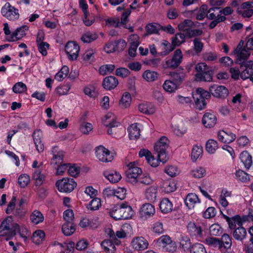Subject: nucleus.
<instances>
[{
    "instance_id": "f257e3e1",
    "label": "nucleus",
    "mask_w": 253,
    "mask_h": 253,
    "mask_svg": "<svg viewBox=\"0 0 253 253\" xmlns=\"http://www.w3.org/2000/svg\"><path fill=\"white\" fill-rule=\"evenodd\" d=\"M12 221V216H8L1 223L0 226V236H7L6 240L14 236L16 234V231L19 233L20 236L26 239L25 236H23L20 231V228L19 224L13 223L11 225Z\"/></svg>"
},
{
    "instance_id": "f03ea898",
    "label": "nucleus",
    "mask_w": 253,
    "mask_h": 253,
    "mask_svg": "<svg viewBox=\"0 0 253 253\" xmlns=\"http://www.w3.org/2000/svg\"><path fill=\"white\" fill-rule=\"evenodd\" d=\"M169 146V140L165 136L161 137L154 144V150L163 163H166L168 159L166 150Z\"/></svg>"
},
{
    "instance_id": "7ed1b4c3",
    "label": "nucleus",
    "mask_w": 253,
    "mask_h": 253,
    "mask_svg": "<svg viewBox=\"0 0 253 253\" xmlns=\"http://www.w3.org/2000/svg\"><path fill=\"white\" fill-rule=\"evenodd\" d=\"M104 125L108 127L107 132L110 135H115L119 130L120 124L116 121V117L111 112L108 113L102 120Z\"/></svg>"
},
{
    "instance_id": "20e7f679",
    "label": "nucleus",
    "mask_w": 253,
    "mask_h": 253,
    "mask_svg": "<svg viewBox=\"0 0 253 253\" xmlns=\"http://www.w3.org/2000/svg\"><path fill=\"white\" fill-rule=\"evenodd\" d=\"M183 54L180 49H177L171 58H166L163 63L164 68L174 69L177 67L182 62Z\"/></svg>"
},
{
    "instance_id": "39448f33",
    "label": "nucleus",
    "mask_w": 253,
    "mask_h": 253,
    "mask_svg": "<svg viewBox=\"0 0 253 253\" xmlns=\"http://www.w3.org/2000/svg\"><path fill=\"white\" fill-rule=\"evenodd\" d=\"M210 93L202 88H197L196 92L193 93V97L195 100L197 107L199 110H202L206 107L205 99L210 97Z\"/></svg>"
},
{
    "instance_id": "423d86ee",
    "label": "nucleus",
    "mask_w": 253,
    "mask_h": 253,
    "mask_svg": "<svg viewBox=\"0 0 253 253\" xmlns=\"http://www.w3.org/2000/svg\"><path fill=\"white\" fill-rule=\"evenodd\" d=\"M142 172L141 169L135 162L129 163L127 165V182L136 184L138 181V177Z\"/></svg>"
},
{
    "instance_id": "0eeeda50",
    "label": "nucleus",
    "mask_w": 253,
    "mask_h": 253,
    "mask_svg": "<svg viewBox=\"0 0 253 253\" xmlns=\"http://www.w3.org/2000/svg\"><path fill=\"white\" fill-rule=\"evenodd\" d=\"M56 186L61 192H71L77 186V183L73 178H63L56 182Z\"/></svg>"
},
{
    "instance_id": "6e6552de",
    "label": "nucleus",
    "mask_w": 253,
    "mask_h": 253,
    "mask_svg": "<svg viewBox=\"0 0 253 253\" xmlns=\"http://www.w3.org/2000/svg\"><path fill=\"white\" fill-rule=\"evenodd\" d=\"M157 245L160 249L172 252L176 249L175 243L167 235L161 236L157 240Z\"/></svg>"
},
{
    "instance_id": "1a4fd4ad",
    "label": "nucleus",
    "mask_w": 253,
    "mask_h": 253,
    "mask_svg": "<svg viewBox=\"0 0 253 253\" xmlns=\"http://www.w3.org/2000/svg\"><path fill=\"white\" fill-rule=\"evenodd\" d=\"M181 84L180 79L177 76L176 78H172L166 80L163 84V89L168 93L175 92Z\"/></svg>"
},
{
    "instance_id": "9d476101",
    "label": "nucleus",
    "mask_w": 253,
    "mask_h": 253,
    "mask_svg": "<svg viewBox=\"0 0 253 253\" xmlns=\"http://www.w3.org/2000/svg\"><path fill=\"white\" fill-rule=\"evenodd\" d=\"M243 45V42H241L237 47L234 50V53L236 55L237 62L243 66V62L247 59L251 55L250 50H249L246 46L242 48Z\"/></svg>"
},
{
    "instance_id": "9b49d317",
    "label": "nucleus",
    "mask_w": 253,
    "mask_h": 253,
    "mask_svg": "<svg viewBox=\"0 0 253 253\" xmlns=\"http://www.w3.org/2000/svg\"><path fill=\"white\" fill-rule=\"evenodd\" d=\"M18 11V9L11 6L9 2H7L1 8V14L9 20H14L19 17Z\"/></svg>"
},
{
    "instance_id": "f8f14e48",
    "label": "nucleus",
    "mask_w": 253,
    "mask_h": 253,
    "mask_svg": "<svg viewBox=\"0 0 253 253\" xmlns=\"http://www.w3.org/2000/svg\"><path fill=\"white\" fill-rule=\"evenodd\" d=\"M65 50L70 60H74L77 59L80 47L75 42H68L65 45Z\"/></svg>"
},
{
    "instance_id": "ddd939ff",
    "label": "nucleus",
    "mask_w": 253,
    "mask_h": 253,
    "mask_svg": "<svg viewBox=\"0 0 253 253\" xmlns=\"http://www.w3.org/2000/svg\"><path fill=\"white\" fill-rule=\"evenodd\" d=\"M210 92L214 97L225 98L229 94L228 89L223 85L213 84L209 88Z\"/></svg>"
},
{
    "instance_id": "4468645a",
    "label": "nucleus",
    "mask_w": 253,
    "mask_h": 253,
    "mask_svg": "<svg viewBox=\"0 0 253 253\" xmlns=\"http://www.w3.org/2000/svg\"><path fill=\"white\" fill-rule=\"evenodd\" d=\"M95 155L97 159L102 162H111L114 158L110 151L102 146H99L96 148Z\"/></svg>"
},
{
    "instance_id": "2eb2a0df",
    "label": "nucleus",
    "mask_w": 253,
    "mask_h": 253,
    "mask_svg": "<svg viewBox=\"0 0 253 253\" xmlns=\"http://www.w3.org/2000/svg\"><path fill=\"white\" fill-rule=\"evenodd\" d=\"M126 204L123 203L120 207H115L112 211H109V215L116 220L126 219Z\"/></svg>"
},
{
    "instance_id": "dca6fc26",
    "label": "nucleus",
    "mask_w": 253,
    "mask_h": 253,
    "mask_svg": "<svg viewBox=\"0 0 253 253\" xmlns=\"http://www.w3.org/2000/svg\"><path fill=\"white\" fill-rule=\"evenodd\" d=\"M148 241L142 236L134 237L130 242V246L136 251L144 250L148 248Z\"/></svg>"
},
{
    "instance_id": "f3484780",
    "label": "nucleus",
    "mask_w": 253,
    "mask_h": 253,
    "mask_svg": "<svg viewBox=\"0 0 253 253\" xmlns=\"http://www.w3.org/2000/svg\"><path fill=\"white\" fill-rule=\"evenodd\" d=\"M253 2L242 3L237 9V13L244 18H250L253 15Z\"/></svg>"
},
{
    "instance_id": "a211bd4d",
    "label": "nucleus",
    "mask_w": 253,
    "mask_h": 253,
    "mask_svg": "<svg viewBox=\"0 0 253 253\" xmlns=\"http://www.w3.org/2000/svg\"><path fill=\"white\" fill-rule=\"evenodd\" d=\"M16 202V198L15 196H13L11 201L8 203L7 205V208L6 210V213L7 214H10L13 212V214L15 217L21 219L25 216V211L20 208H17L14 211L15 207Z\"/></svg>"
},
{
    "instance_id": "6ab92c4d",
    "label": "nucleus",
    "mask_w": 253,
    "mask_h": 253,
    "mask_svg": "<svg viewBox=\"0 0 253 253\" xmlns=\"http://www.w3.org/2000/svg\"><path fill=\"white\" fill-rule=\"evenodd\" d=\"M246 220L248 221H253V215L249 214L246 217H244L243 218H242L239 215H235L232 218L227 217V221L228 222L229 227L231 229H234L237 225H238L239 227H240V226L242 225L243 222Z\"/></svg>"
},
{
    "instance_id": "aec40b11",
    "label": "nucleus",
    "mask_w": 253,
    "mask_h": 253,
    "mask_svg": "<svg viewBox=\"0 0 253 253\" xmlns=\"http://www.w3.org/2000/svg\"><path fill=\"white\" fill-rule=\"evenodd\" d=\"M217 138L222 143H230L234 141L236 135L230 131L220 130L217 133Z\"/></svg>"
},
{
    "instance_id": "412c9836",
    "label": "nucleus",
    "mask_w": 253,
    "mask_h": 253,
    "mask_svg": "<svg viewBox=\"0 0 253 253\" xmlns=\"http://www.w3.org/2000/svg\"><path fill=\"white\" fill-rule=\"evenodd\" d=\"M138 111L145 115H152L156 111V107L154 104L149 102H143L138 106Z\"/></svg>"
},
{
    "instance_id": "4be33fe9",
    "label": "nucleus",
    "mask_w": 253,
    "mask_h": 253,
    "mask_svg": "<svg viewBox=\"0 0 253 253\" xmlns=\"http://www.w3.org/2000/svg\"><path fill=\"white\" fill-rule=\"evenodd\" d=\"M107 25L115 27H118L121 26L126 28V11H124L122 15L121 21L119 18H109L105 20Z\"/></svg>"
},
{
    "instance_id": "5701e85b",
    "label": "nucleus",
    "mask_w": 253,
    "mask_h": 253,
    "mask_svg": "<svg viewBox=\"0 0 253 253\" xmlns=\"http://www.w3.org/2000/svg\"><path fill=\"white\" fill-rule=\"evenodd\" d=\"M158 187L150 186L147 187L144 192V196L147 201L154 203L156 201L158 195Z\"/></svg>"
},
{
    "instance_id": "b1692460",
    "label": "nucleus",
    "mask_w": 253,
    "mask_h": 253,
    "mask_svg": "<svg viewBox=\"0 0 253 253\" xmlns=\"http://www.w3.org/2000/svg\"><path fill=\"white\" fill-rule=\"evenodd\" d=\"M216 120V117L214 114L206 113L203 117L202 123L206 127L211 128L215 125Z\"/></svg>"
},
{
    "instance_id": "393cba45",
    "label": "nucleus",
    "mask_w": 253,
    "mask_h": 253,
    "mask_svg": "<svg viewBox=\"0 0 253 253\" xmlns=\"http://www.w3.org/2000/svg\"><path fill=\"white\" fill-rule=\"evenodd\" d=\"M118 84V81L114 76H108L104 78L102 86L106 90H111L115 88Z\"/></svg>"
},
{
    "instance_id": "a878e982",
    "label": "nucleus",
    "mask_w": 253,
    "mask_h": 253,
    "mask_svg": "<svg viewBox=\"0 0 253 253\" xmlns=\"http://www.w3.org/2000/svg\"><path fill=\"white\" fill-rule=\"evenodd\" d=\"M201 201L198 196L195 193L188 194L185 200V203L189 209H194L197 204L200 203Z\"/></svg>"
},
{
    "instance_id": "bb28decb",
    "label": "nucleus",
    "mask_w": 253,
    "mask_h": 253,
    "mask_svg": "<svg viewBox=\"0 0 253 253\" xmlns=\"http://www.w3.org/2000/svg\"><path fill=\"white\" fill-rule=\"evenodd\" d=\"M128 136L130 139L136 140L140 135V129L139 125L134 123L130 125L127 129Z\"/></svg>"
},
{
    "instance_id": "cd10ccee",
    "label": "nucleus",
    "mask_w": 253,
    "mask_h": 253,
    "mask_svg": "<svg viewBox=\"0 0 253 253\" xmlns=\"http://www.w3.org/2000/svg\"><path fill=\"white\" fill-rule=\"evenodd\" d=\"M243 94L241 93H236L232 98L231 103L233 109L238 112L243 111L241 104L242 103Z\"/></svg>"
},
{
    "instance_id": "c85d7f7f",
    "label": "nucleus",
    "mask_w": 253,
    "mask_h": 253,
    "mask_svg": "<svg viewBox=\"0 0 253 253\" xmlns=\"http://www.w3.org/2000/svg\"><path fill=\"white\" fill-rule=\"evenodd\" d=\"M161 187L166 193H170L175 191L177 189L176 183L173 179H169L164 182Z\"/></svg>"
},
{
    "instance_id": "c756f323",
    "label": "nucleus",
    "mask_w": 253,
    "mask_h": 253,
    "mask_svg": "<svg viewBox=\"0 0 253 253\" xmlns=\"http://www.w3.org/2000/svg\"><path fill=\"white\" fill-rule=\"evenodd\" d=\"M219 148L218 142L213 139H209L205 144L206 151L209 154H214Z\"/></svg>"
},
{
    "instance_id": "7c9ffc66",
    "label": "nucleus",
    "mask_w": 253,
    "mask_h": 253,
    "mask_svg": "<svg viewBox=\"0 0 253 253\" xmlns=\"http://www.w3.org/2000/svg\"><path fill=\"white\" fill-rule=\"evenodd\" d=\"M155 213V209L151 204H144L140 210V214L142 217H148L152 216Z\"/></svg>"
},
{
    "instance_id": "2f4dec72",
    "label": "nucleus",
    "mask_w": 253,
    "mask_h": 253,
    "mask_svg": "<svg viewBox=\"0 0 253 253\" xmlns=\"http://www.w3.org/2000/svg\"><path fill=\"white\" fill-rule=\"evenodd\" d=\"M240 159L246 168H250L252 165V157L247 151H243L240 154Z\"/></svg>"
},
{
    "instance_id": "473e14b6",
    "label": "nucleus",
    "mask_w": 253,
    "mask_h": 253,
    "mask_svg": "<svg viewBox=\"0 0 253 253\" xmlns=\"http://www.w3.org/2000/svg\"><path fill=\"white\" fill-rule=\"evenodd\" d=\"M143 79L148 82H153L158 78V73L157 72L147 70L142 74Z\"/></svg>"
},
{
    "instance_id": "72a5a7b5",
    "label": "nucleus",
    "mask_w": 253,
    "mask_h": 253,
    "mask_svg": "<svg viewBox=\"0 0 253 253\" xmlns=\"http://www.w3.org/2000/svg\"><path fill=\"white\" fill-rule=\"evenodd\" d=\"M173 208L172 203L167 198L162 200L160 204V208L161 211L166 213L170 212Z\"/></svg>"
},
{
    "instance_id": "f704fd0d",
    "label": "nucleus",
    "mask_w": 253,
    "mask_h": 253,
    "mask_svg": "<svg viewBox=\"0 0 253 253\" xmlns=\"http://www.w3.org/2000/svg\"><path fill=\"white\" fill-rule=\"evenodd\" d=\"M115 243L111 239H106L101 244L104 251L108 253H114L116 250Z\"/></svg>"
},
{
    "instance_id": "c9c22d12",
    "label": "nucleus",
    "mask_w": 253,
    "mask_h": 253,
    "mask_svg": "<svg viewBox=\"0 0 253 253\" xmlns=\"http://www.w3.org/2000/svg\"><path fill=\"white\" fill-rule=\"evenodd\" d=\"M195 80L197 81L211 82L212 80V76L209 71L204 73H197L195 75Z\"/></svg>"
},
{
    "instance_id": "e433bc0d",
    "label": "nucleus",
    "mask_w": 253,
    "mask_h": 253,
    "mask_svg": "<svg viewBox=\"0 0 253 253\" xmlns=\"http://www.w3.org/2000/svg\"><path fill=\"white\" fill-rule=\"evenodd\" d=\"M247 232L246 229L243 227L237 228L233 233V237L237 240L242 241L246 238Z\"/></svg>"
},
{
    "instance_id": "4c0bfd02",
    "label": "nucleus",
    "mask_w": 253,
    "mask_h": 253,
    "mask_svg": "<svg viewBox=\"0 0 253 253\" xmlns=\"http://www.w3.org/2000/svg\"><path fill=\"white\" fill-rule=\"evenodd\" d=\"M203 153V147L201 145H194L192 149L191 157L193 161H196L202 156Z\"/></svg>"
},
{
    "instance_id": "58836bf2",
    "label": "nucleus",
    "mask_w": 253,
    "mask_h": 253,
    "mask_svg": "<svg viewBox=\"0 0 253 253\" xmlns=\"http://www.w3.org/2000/svg\"><path fill=\"white\" fill-rule=\"evenodd\" d=\"M53 154V157L52 160V163L57 165V164H61L63 158L64 154L62 151H58V147H54L52 151Z\"/></svg>"
},
{
    "instance_id": "ea45409f",
    "label": "nucleus",
    "mask_w": 253,
    "mask_h": 253,
    "mask_svg": "<svg viewBox=\"0 0 253 253\" xmlns=\"http://www.w3.org/2000/svg\"><path fill=\"white\" fill-rule=\"evenodd\" d=\"M30 219L33 223L38 224L43 222L44 216L43 214L39 211L35 210L31 214Z\"/></svg>"
},
{
    "instance_id": "a19ab883",
    "label": "nucleus",
    "mask_w": 253,
    "mask_h": 253,
    "mask_svg": "<svg viewBox=\"0 0 253 253\" xmlns=\"http://www.w3.org/2000/svg\"><path fill=\"white\" fill-rule=\"evenodd\" d=\"M28 29V27L26 25L23 26L20 28H17L14 32L12 33L10 37V39H8V41L9 42L14 41H15V40L14 39V38H16V40L19 39V38H17L16 36H18L19 34L21 37L25 36V31L27 30Z\"/></svg>"
},
{
    "instance_id": "79ce46f5",
    "label": "nucleus",
    "mask_w": 253,
    "mask_h": 253,
    "mask_svg": "<svg viewBox=\"0 0 253 253\" xmlns=\"http://www.w3.org/2000/svg\"><path fill=\"white\" fill-rule=\"evenodd\" d=\"M104 175L107 178V179L112 183L118 182L121 179L122 177L119 173L114 171L110 173H108L105 171L104 173Z\"/></svg>"
},
{
    "instance_id": "37998d69",
    "label": "nucleus",
    "mask_w": 253,
    "mask_h": 253,
    "mask_svg": "<svg viewBox=\"0 0 253 253\" xmlns=\"http://www.w3.org/2000/svg\"><path fill=\"white\" fill-rule=\"evenodd\" d=\"M62 232L66 236H70L75 231V225L73 223H66L63 225Z\"/></svg>"
},
{
    "instance_id": "c03bdc74",
    "label": "nucleus",
    "mask_w": 253,
    "mask_h": 253,
    "mask_svg": "<svg viewBox=\"0 0 253 253\" xmlns=\"http://www.w3.org/2000/svg\"><path fill=\"white\" fill-rule=\"evenodd\" d=\"M44 237V232L42 230H38L33 233L32 240L34 243L39 244L43 240Z\"/></svg>"
},
{
    "instance_id": "a18cd8bd",
    "label": "nucleus",
    "mask_w": 253,
    "mask_h": 253,
    "mask_svg": "<svg viewBox=\"0 0 253 253\" xmlns=\"http://www.w3.org/2000/svg\"><path fill=\"white\" fill-rule=\"evenodd\" d=\"M187 128L183 125H175L172 126L173 133L178 136H182L187 132Z\"/></svg>"
},
{
    "instance_id": "49530a36",
    "label": "nucleus",
    "mask_w": 253,
    "mask_h": 253,
    "mask_svg": "<svg viewBox=\"0 0 253 253\" xmlns=\"http://www.w3.org/2000/svg\"><path fill=\"white\" fill-rule=\"evenodd\" d=\"M206 169L202 167H197L191 171V176L196 178L203 177L206 175Z\"/></svg>"
},
{
    "instance_id": "de8ad7c7",
    "label": "nucleus",
    "mask_w": 253,
    "mask_h": 253,
    "mask_svg": "<svg viewBox=\"0 0 253 253\" xmlns=\"http://www.w3.org/2000/svg\"><path fill=\"white\" fill-rule=\"evenodd\" d=\"M97 38L98 35L96 33L88 32L84 34L81 39L84 43H89L97 39Z\"/></svg>"
},
{
    "instance_id": "09e8293b",
    "label": "nucleus",
    "mask_w": 253,
    "mask_h": 253,
    "mask_svg": "<svg viewBox=\"0 0 253 253\" xmlns=\"http://www.w3.org/2000/svg\"><path fill=\"white\" fill-rule=\"evenodd\" d=\"M33 137L37 151L40 153L42 152L44 150V146L42 142L41 138L39 134L34 132Z\"/></svg>"
},
{
    "instance_id": "8fccbe9b",
    "label": "nucleus",
    "mask_w": 253,
    "mask_h": 253,
    "mask_svg": "<svg viewBox=\"0 0 253 253\" xmlns=\"http://www.w3.org/2000/svg\"><path fill=\"white\" fill-rule=\"evenodd\" d=\"M44 175L41 173L40 170H36L33 174V178L35 180V185L36 187H40L44 180Z\"/></svg>"
},
{
    "instance_id": "3c124183",
    "label": "nucleus",
    "mask_w": 253,
    "mask_h": 253,
    "mask_svg": "<svg viewBox=\"0 0 253 253\" xmlns=\"http://www.w3.org/2000/svg\"><path fill=\"white\" fill-rule=\"evenodd\" d=\"M208 9V6L206 4L202 5L197 11L196 14V18L199 20L204 19L206 15H207V11Z\"/></svg>"
},
{
    "instance_id": "603ef678",
    "label": "nucleus",
    "mask_w": 253,
    "mask_h": 253,
    "mask_svg": "<svg viewBox=\"0 0 253 253\" xmlns=\"http://www.w3.org/2000/svg\"><path fill=\"white\" fill-rule=\"evenodd\" d=\"M185 36L181 33H177L175 37L172 39V44L174 47L180 45L185 42Z\"/></svg>"
},
{
    "instance_id": "864d4df0",
    "label": "nucleus",
    "mask_w": 253,
    "mask_h": 253,
    "mask_svg": "<svg viewBox=\"0 0 253 253\" xmlns=\"http://www.w3.org/2000/svg\"><path fill=\"white\" fill-rule=\"evenodd\" d=\"M236 178L243 182H247L250 181V176L249 174L242 170L236 171L235 173Z\"/></svg>"
},
{
    "instance_id": "5fc2aeb1",
    "label": "nucleus",
    "mask_w": 253,
    "mask_h": 253,
    "mask_svg": "<svg viewBox=\"0 0 253 253\" xmlns=\"http://www.w3.org/2000/svg\"><path fill=\"white\" fill-rule=\"evenodd\" d=\"M101 201L99 198H94L86 206L88 210L94 211L99 209L101 206Z\"/></svg>"
},
{
    "instance_id": "6e6d98bb",
    "label": "nucleus",
    "mask_w": 253,
    "mask_h": 253,
    "mask_svg": "<svg viewBox=\"0 0 253 253\" xmlns=\"http://www.w3.org/2000/svg\"><path fill=\"white\" fill-rule=\"evenodd\" d=\"M69 71V68L67 66H63L60 71L55 75V79L58 81H61L67 76Z\"/></svg>"
},
{
    "instance_id": "4d7b16f0",
    "label": "nucleus",
    "mask_w": 253,
    "mask_h": 253,
    "mask_svg": "<svg viewBox=\"0 0 253 253\" xmlns=\"http://www.w3.org/2000/svg\"><path fill=\"white\" fill-rule=\"evenodd\" d=\"M115 68V66L112 64H108L101 66L99 70V73L102 75L110 74Z\"/></svg>"
},
{
    "instance_id": "13d9d810",
    "label": "nucleus",
    "mask_w": 253,
    "mask_h": 253,
    "mask_svg": "<svg viewBox=\"0 0 253 253\" xmlns=\"http://www.w3.org/2000/svg\"><path fill=\"white\" fill-rule=\"evenodd\" d=\"M190 253H207L202 244L197 243L193 245L190 249Z\"/></svg>"
},
{
    "instance_id": "bf43d9fd",
    "label": "nucleus",
    "mask_w": 253,
    "mask_h": 253,
    "mask_svg": "<svg viewBox=\"0 0 253 253\" xmlns=\"http://www.w3.org/2000/svg\"><path fill=\"white\" fill-rule=\"evenodd\" d=\"M189 232L194 235H201L202 233L200 227L197 226L194 222H189L187 225Z\"/></svg>"
},
{
    "instance_id": "052dcab7",
    "label": "nucleus",
    "mask_w": 253,
    "mask_h": 253,
    "mask_svg": "<svg viewBox=\"0 0 253 253\" xmlns=\"http://www.w3.org/2000/svg\"><path fill=\"white\" fill-rule=\"evenodd\" d=\"M206 243L208 245L220 248L222 247L221 242L216 238L209 237L206 239Z\"/></svg>"
},
{
    "instance_id": "680f3d73",
    "label": "nucleus",
    "mask_w": 253,
    "mask_h": 253,
    "mask_svg": "<svg viewBox=\"0 0 253 253\" xmlns=\"http://www.w3.org/2000/svg\"><path fill=\"white\" fill-rule=\"evenodd\" d=\"M224 3V0H209V3L212 7L209 9V12L213 11L215 9H219Z\"/></svg>"
},
{
    "instance_id": "e2e57ef3",
    "label": "nucleus",
    "mask_w": 253,
    "mask_h": 253,
    "mask_svg": "<svg viewBox=\"0 0 253 253\" xmlns=\"http://www.w3.org/2000/svg\"><path fill=\"white\" fill-rule=\"evenodd\" d=\"M164 171L168 175L171 177L175 176L179 173L177 167L174 166H167Z\"/></svg>"
},
{
    "instance_id": "0e129e2a",
    "label": "nucleus",
    "mask_w": 253,
    "mask_h": 253,
    "mask_svg": "<svg viewBox=\"0 0 253 253\" xmlns=\"http://www.w3.org/2000/svg\"><path fill=\"white\" fill-rule=\"evenodd\" d=\"M152 231L158 235L163 234L164 232V229L162 223L160 222L154 223L152 226Z\"/></svg>"
},
{
    "instance_id": "69168bd1",
    "label": "nucleus",
    "mask_w": 253,
    "mask_h": 253,
    "mask_svg": "<svg viewBox=\"0 0 253 253\" xmlns=\"http://www.w3.org/2000/svg\"><path fill=\"white\" fill-rule=\"evenodd\" d=\"M13 91L16 93H21L26 91V85L22 82H18L14 84Z\"/></svg>"
},
{
    "instance_id": "338daca9",
    "label": "nucleus",
    "mask_w": 253,
    "mask_h": 253,
    "mask_svg": "<svg viewBox=\"0 0 253 253\" xmlns=\"http://www.w3.org/2000/svg\"><path fill=\"white\" fill-rule=\"evenodd\" d=\"M29 176L27 174H21L18 178V184L21 187H25L30 182Z\"/></svg>"
},
{
    "instance_id": "774afa93",
    "label": "nucleus",
    "mask_w": 253,
    "mask_h": 253,
    "mask_svg": "<svg viewBox=\"0 0 253 253\" xmlns=\"http://www.w3.org/2000/svg\"><path fill=\"white\" fill-rule=\"evenodd\" d=\"M160 26L155 23L148 24L146 27L147 32L149 34H156L159 30Z\"/></svg>"
}]
</instances>
